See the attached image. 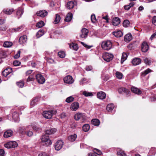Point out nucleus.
Instances as JSON below:
<instances>
[{"mask_svg":"<svg viewBox=\"0 0 156 156\" xmlns=\"http://www.w3.org/2000/svg\"><path fill=\"white\" fill-rule=\"evenodd\" d=\"M38 101V99L37 98H35L31 102V105L33 106L34 105L37 103Z\"/></svg>","mask_w":156,"mask_h":156,"instance_id":"obj_50","label":"nucleus"},{"mask_svg":"<svg viewBox=\"0 0 156 156\" xmlns=\"http://www.w3.org/2000/svg\"><path fill=\"white\" fill-rule=\"evenodd\" d=\"M108 16L106 15L105 16H103L102 17V18L104 19L105 20H106V22L107 23L108 22Z\"/></svg>","mask_w":156,"mask_h":156,"instance_id":"obj_63","label":"nucleus"},{"mask_svg":"<svg viewBox=\"0 0 156 156\" xmlns=\"http://www.w3.org/2000/svg\"><path fill=\"white\" fill-rule=\"evenodd\" d=\"M74 119L76 120L80 119L83 121L86 119V117L84 114L78 112L75 115Z\"/></svg>","mask_w":156,"mask_h":156,"instance_id":"obj_3","label":"nucleus"},{"mask_svg":"<svg viewBox=\"0 0 156 156\" xmlns=\"http://www.w3.org/2000/svg\"><path fill=\"white\" fill-rule=\"evenodd\" d=\"M38 156H49L45 152H42L39 154Z\"/></svg>","mask_w":156,"mask_h":156,"instance_id":"obj_60","label":"nucleus"},{"mask_svg":"<svg viewBox=\"0 0 156 156\" xmlns=\"http://www.w3.org/2000/svg\"><path fill=\"white\" fill-rule=\"evenodd\" d=\"M156 37V30H155L154 33L150 37L151 40H153Z\"/></svg>","mask_w":156,"mask_h":156,"instance_id":"obj_59","label":"nucleus"},{"mask_svg":"<svg viewBox=\"0 0 156 156\" xmlns=\"http://www.w3.org/2000/svg\"><path fill=\"white\" fill-rule=\"evenodd\" d=\"M27 36L24 35L20 37L19 42L20 44H23L27 42Z\"/></svg>","mask_w":156,"mask_h":156,"instance_id":"obj_19","label":"nucleus"},{"mask_svg":"<svg viewBox=\"0 0 156 156\" xmlns=\"http://www.w3.org/2000/svg\"><path fill=\"white\" fill-rule=\"evenodd\" d=\"M20 51H18L17 52V53L14 56V58L15 59L18 58L20 57Z\"/></svg>","mask_w":156,"mask_h":156,"instance_id":"obj_57","label":"nucleus"},{"mask_svg":"<svg viewBox=\"0 0 156 156\" xmlns=\"http://www.w3.org/2000/svg\"><path fill=\"white\" fill-rule=\"evenodd\" d=\"M132 39V35L130 33L127 34L124 37V40L127 42H129Z\"/></svg>","mask_w":156,"mask_h":156,"instance_id":"obj_24","label":"nucleus"},{"mask_svg":"<svg viewBox=\"0 0 156 156\" xmlns=\"http://www.w3.org/2000/svg\"><path fill=\"white\" fill-rule=\"evenodd\" d=\"M23 12V9L22 8H18L16 12V15L17 16L18 18H20Z\"/></svg>","mask_w":156,"mask_h":156,"instance_id":"obj_25","label":"nucleus"},{"mask_svg":"<svg viewBox=\"0 0 156 156\" xmlns=\"http://www.w3.org/2000/svg\"><path fill=\"white\" fill-rule=\"evenodd\" d=\"M48 14V12L45 10H40L37 12V16H39L41 17H44L47 16Z\"/></svg>","mask_w":156,"mask_h":156,"instance_id":"obj_17","label":"nucleus"},{"mask_svg":"<svg viewBox=\"0 0 156 156\" xmlns=\"http://www.w3.org/2000/svg\"><path fill=\"white\" fill-rule=\"evenodd\" d=\"M131 90L133 93L138 94H140L141 93V91L138 88L132 87L131 88Z\"/></svg>","mask_w":156,"mask_h":156,"instance_id":"obj_22","label":"nucleus"},{"mask_svg":"<svg viewBox=\"0 0 156 156\" xmlns=\"http://www.w3.org/2000/svg\"><path fill=\"white\" fill-rule=\"evenodd\" d=\"M12 45V43L10 41H5L3 44V46L5 48H9Z\"/></svg>","mask_w":156,"mask_h":156,"instance_id":"obj_33","label":"nucleus"},{"mask_svg":"<svg viewBox=\"0 0 156 156\" xmlns=\"http://www.w3.org/2000/svg\"><path fill=\"white\" fill-rule=\"evenodd\" d=\"M74 100V98L73 96H70L68 97L66 100V101L68 103H70Z\"/></svg>","mask_w":156,"mask_h":156,"instance_id":"obj_48","label":"nucleus"},{"mask_svg":"<svg viewBox=\"0 0 156 156\" xmlns=\"http://www.w3.org/2000/svg\"><path fill=\"white\" fill-rule=\"evenodd\" d=\"M53 111H45L43 112V115L46 119H50L51 118Z\"/></svg>","mask_w":156,"mask_h":156,"instance_id":"obj_6","label":"nucleus"},{"mask_svg":"<svg viewBox=\"0 0 156 156\" xmlns=\"http://www.w3.org/2000/svg\"><path fill=\"white\" fill-rule=\"evenodd\" d=\"M130 25V22L128 20H124L123 23V26L125 27H127L129 26Z\"/></svg>","mask_w":156,"mask_h":156,"instance_id":"obj_44","label":"nucleus"},{"mask_svg":"<svg viewBox=\"0 0 156 156\" xmlns=\"http://www.w3.org/2000/svg\"><path fill=\"white\" fill-rule=\"evenodd\" d=\"M26 127L24 128L23 130H26ZM30 129H28L26 130L27 131V132H26V133L27 135L29 136H32L33 135V133L32 131H30Z\"/></svg>","mask_w":156,"mask_h":156,"instance_id":"obj_46","label":"nucleus"},{"mask_svg":"<svg viewBox=\"0 0 156 156\" xmlns=\"http://www.w3.org/2000/svg\"><path fill=\"white\" fill-rule=\"evenodd\" d=\"M13 133L12 131L11 130H8L5 131L4 134V136L5 137L8 138L11 136Z\"/></svg>","mask_w":156,"mask_h":156,"instance_id":"obj_23","label":"nucleus"},{"mask_svg":"<svg viewBox=\"0 0 156 156\" xmlns=\"http://www.w3.org/2000/svg\"><path fill=\"white\" fill-rule=\"evenodd\" d=\"M4 146L7 148H15L18 146L17 143L15 141H10L4 144Z\"/></svg>","mask_w":156,"mask_h":156,"instance_id":"obj_4","label":"nucleus"},{"mask_svg":"<svg viewBox=\"0 0 156 156\" xmlns=\"http://www.w3.org/2000/svg\"><path fill=\"white\" fill-rule=\"evenodd\" d=\"M120 23V20L119 18L115 17L114 18L112 21V24L114 26L118 25Z\"/></svg>","mask_w":156,"mask_h":156,"instance_id":"obj_18","label":"nucleus"},{"mask_svg":"<svg viewBox=\"0 0 156 156\" xmlns=\"http://www.w3.org/2000/svg\"><path fill=\"white\" fill-rule=\"evenodd\" d=\"M64 81L65 83L72 84L74 81L72 76L68 75L64 78Z\"/></svg>","mask_w":156,"mask_h":156,"instance_id":"obj_9","label":"nucleus"},{"mask_svg":"<svg viewBox=\"0 0 156 156\" xmlns=\"http://www.w3.org/2000/svg\"><path fill=\"white\" fill-rule=\"evenodd\" d=\"M44 34V31L43 30H40L36 34V36L37 38H39Z\"/></svg>","mask_w":156,"mask_h":156,"instance_id":"obj_40","label":"nucleus"},{"mask_svg":"<svg viewBox=\"0 0 156 156\" xmlns=\"http://www.w3.org/2000/svg\"><path fill=\"white\" fill-rule=\"evenodd\" d=\"M83 94L86 97L92 96L93 94L91 92H89L86 91H84L83 92Z\"/></svg>","mask_w":156,"mask_h":156,"instance_id":"obj_45","label":"nucleus"},{"mask_svg":"<svg viewBox=\"0 0 156 156\" xmlns=\"http://www.w3.org/2000/svg\"><path fill=\"white\" fill-rule=\"evenodd\" d=\"M41 139V142L44 145L48 146L51 144V142L49 139V136L46 134L43 135Z\"/></svg>","mask_w":156,"mask_h":156,"instance_id":"obj_1","label":"nucleus"},{"mask_svg":"<svg viewBox=\"0 0 156 156\" xmlns=\"http://www.w3.org/2000/svg\"><path fill=\"white\" fill-rule=\"evenodd\" d=\"M31 128H32L35 131L39 132H41V128L37 127L35 125H29L27 126L26 127L25 129L26 130L30 129Z\"/></svg>","mask_w":156,"mask_h":156,"instance_id":"obj_11","label":"nucleus"},{"mask_svg":"<svg viewBox=\"0 0 156 156\" xmlns=\"http://www.w3.org/2000/svg\"><path fill=\"white\" fill-rule=\"evenodd\" d=\"M44 25V23L43 21H41L38 22L36 26V27L38 28H41L43 27Z\"/></svg>","mask_w":156,"mask_h":156,"instance_id":"obj_43","label":"nucleus"},{"mask_svg":"<svg viewBox=\"0 0 156 156\" xmlns=\"http://www.w3.org/2000/svg\"><path fill=\"white\" fill-rule=\"evenodd\" d=\"M91 20L93 23H96L97 20L94 14H92L91 16Z\"/></svg>","mask_w":156,"mask_h":156,"instance_id":"obj_49","label":"nucleus"},{"mask_svg":"<svg viewBox=\"0 0 156 156\" xmlns=\"http://www.w3.org/2000/svg\"><path fill=\"white\" fill-rule=\"evenodd\" d=\"M77 137V135L76 134H74L69 136L68 138L69 141L71 142L74 141Z\"/></svg>","mask_w":156,"mask_h":156,"instance_id":"obj_34","label":"nucleus"},{"mask_svg":"<svg viewBox=\"0 0 156 156\" xmlns=\"http://www.w3.org/2000/svg\"><path fill=\"white\" fill-rule=\"evenodd\" d=\"M112 42L110 41H105L103 42L101 44L102 48L105 50H110L112 47Z\"/></svg>","mask_w":156,"mask_h":156,"instance_id":"obj_2","label":"nucleus"},{"mask_svg":"<svg viewBox=\"0 0 156 156\" xmlns=\"http://www.w3.org/2000/svg\"><path fill=\"white\" fill-rule=\"evenodd\" d=\"M91 122L93 125L95 126H98L100 123L99 120L97 119H93L91 121Z\"/></svg>","mask_w":156,"mask_h":156,"instance_id":"obj_37","label":"nucleus"},{"mask_svg":"<svg viewBox=\"0 0 156 156\" xmlns=\"http://www.w3.org/2000/svg\"><path fill=\"white\" fill-rule=\"evenodd\" d=\"M56 129L55 128H52L49 129L45 131L46 134L49 135L54 134L56 132Z\"/></svg>","mask_w":156,"mask_h":156,"instance_id":"obj_26","label":"nucleus"},{"mask_svg":"<svg viewBox=\"0 0 156 156\" xmlns=\"http://www.w3.org/2000/svg\"><path fill=\"white\" fill-rule=\"evenodd\" d=\"M87 79L85 78H83L80 81V85H83L86 83H87Z\"/></svg>","mask_w":156,"mask_h":156,"instance_id":"obj_52","label":"nucleus"},{"mask_svg":"<svg viewBox=\"0 0 156 156\" xmlns=\"http://www.w3.org/2000/svg\"><path fill=\"white\" fill-rule=\"evenodd\" d=\"M90 129V126L88 124H85L83 126V129L84 132L88 131Z\"/></svg>","mask_w":156,"mask_h":156,"instance_id":"obj_38","label":"nucleus"},{"mask_svg":"<svg viewBox=\"0 0 156 156\" xmlns=\"http://www.w3.org/2000/svg\"><path fill=\"white\" fill-rule=\"evenodd\" d=\"M12 117L15 122L17 121L19 119L18 114L16 112H14L12 114Z\"/></svg>","mask_w":156,"mask_h":156,"instance_id":"obj_35","label":"nucleus"},{"mask_svg":"<svg viewBox=\"0 0 156 156\" xmlns=\"http://www.w3.org/2000/svg\"><path fill=\"white\" fill-rule=\"evenodd\" d=\"M17 86L20 88H22L24 86V83L23 81H20L17 82Z\"/></svg>","mask_w":156,"mask_h":156,"instance_id":"obj_51","label":"nucleus"},{"mask_svg":"<svg viewBox=\"0 0 156 156\" xmlns=\"http://www.w3.org/2000/svg\"><path fill=\"white\" fill-rule=\"evenodd\" d=\"M79 107V103L76 102L72 103L70 106V109L72 111H76Z\"/></svg>","mask_w":156,"mask_h":156,"instance_id":"obj_10","label":"nucleus"},{"mask_svg":"<svg viewBox=\"0 0 156 156\" xmlns=\"http://www.w3.org/2000/svg\"><path fill=\"white\" fill-rule=\"evenodd\" d=\"M1 55H2V58H5L7 56L6 52L4 51H1Z\"/></svg>","mask_w":156,"mask_h":156,"instance_id":"obj_53","label":"nucleus"},{"mask_svg":"<svg viewBox=\"0 0 156 156\" xmlns=\"http://www.w3.org/2000/svg\"><path fill=\"white\" fill-rule=\"evenodd\" d=\"M97 96L98 98L101 100H103L105 98L106 94L104 92L101 91L98 93Z\"/></svg>","mask_w":156,"mask_h":156,"instance_id":"obj_21","label":"nucleus"},{"mask_svg":"<svg viewBox=\"0 0 156 156\" xmlns=\"http://www.w3.org/2000/svg\"><path fill=\"white\" fill-rule=\"evenodd\" d=\"M69 47L70 48L75 51L77 50L78 48L77 44L74 43H72L71 44H70Z\"/></svg>","mask_w":156,"mask_h":156,"instance_id":"obj_32","label":"nucleus"},{"mask_svg":"<svg viewBox=\"0 0 156 156\" xmlns=\"http://www.w3.org/2000/svg\"><path fill=\"white\" fill-rule=\"evenodd\" d=\"M144 62L146 64L149 65L151 62V61L148 58H146L144 59Z\"/></svg>","mask_w":156,"mask_h":156,"instance_id":"obj_54","label":"nucleus"},{"mask_svg":"<svg viewBox=\"0 0 156 156\" xmlns=\"http://www.w3.org/2000/svg\"><path fill=\"white\" fill-rule=\"evenodd\" d=\"M93 69V67L91 66H86L85 69L87 71H91Z\"/></svg>","mask_w":156,"mask_h":156,"instance_id":"obj_55","label":"nucleus"},{"mask_svg":"<svg viewBox=\"0 0 156 156\" xmlns=\"http://www.w3.org/2000/svg\"><path fill=\"white\" fill-rule=\"evenodd\" d=\"M113 34L115 37H120L123 35V33L120 30L114 31L113 32Z\"/></svg>","mask_w":156,"mask_h":156,"instance_id":"obj_28","label":"nucleus"},{"mask_svg":"<svg viewBox=\"0 0 156 156\" xmlns=\"http://www.w3.org/2000/svg\"><path fill=\"white\" fill-rule=\"evenodd\" d=\"M94 150L96 151V152H95L96 154H97L98 155H100L101 154L102 152L100 150L97 149H95Z\"/></svg>","mask_w":156,"mask_h":156,"instance_id":"obj_61","label":"nucleus"},{"mask_svg":"<svg viewBox=\"0 0 156 156\" xmlns=\"http://www.w3.org/2000/svg\"><path fill=\"white\" fill-rule=\"evenodd\" d=\"M115 76L118 79H121L123 75L122 73L120 72H116L115 73Z\"/></svg>","mask_w":156,"mask_h":156,"instance_id":"obj_41","label":"nucleus"},{"mask_svg":"<svg viewBox=\"0 0 156 156\" xmlns=\"http://www.w3.org/2000/svg\"><path fill=\"white\" fill-rule=\"evenodd\" d=\"M88 30L86 28H84L81 30V34L80 35V37L82 38H86L88 33Z\"/></svg>","mask_w":156,"mask_h":156,"instance_id":"obj_12","label":"nucleus"},{"mask_svg":"<svg viewBox=\"0 0 156 156\" xmlns=\"http://www.w3.org/2000/svg\"><path fill=\"white\" fill-rule=\"evenodd\" d=\"M127 55L126 53L123 52L122 53V55L121 57V63H122L126 60L127 58Z\"/></svg>","mask_w":156,"mask_h":156,"instance_id":"obj_36","label":"nucleus"},{"mask_svg":"<svg viewBox=\"0 0 156 156\" xmlns=\"http://www.w3.org/2000/svg\"><path fill=\"white\" fill-rule=\"evenodd\" d=\"M88 156H97L95 153H90L88 154Z\"/></svg>","mask_w":156,"mask_h":156,"instance_id":"obj_64","label":"nucleus"},{"mask_svg":"<svg viewBox=\"0 0 156 156\" xmlns=\"http://www.w3.org/2000/svg\"><path fill=\"white\" fill-rule=\"evenodd\" d=\"M61 19V17L60 15L58 14L55 15V20L53 22V23L57 24L59 23Z\"/></svg>","mask_w":156,"mask_h":156,"instance_id":"obj_29","label":"nucleus"},{"mask_svg":"<svg viewBox=\"0 0 156 156\" xmlns=\"http://www.w3.org/2000/svg\"><path fill=\"white\" fill-rule=\"evenodd\" d=\"M114 108V105L112 104H110L107 105L106 109L108 112H111Z\"/></svg>","mask_w":156,"mask_h":156,"instance_id":"obj_31","label":"nucleus"},{"mask_svg":"<svg viewBox=\"0 0 156 156\" xmlns=\"http://www.w3.org/2000/svg\"><path fill=\"white\" fill-rule=\"evenodd\" d=\"M117 156H126V154L124 151L120 150L117 153Z\"/></svg>","mask_w":156,"mask_h":156,"instance_id":"obj_39","label":"nucleus"},{"mask_svg":"<svg viewBox=\"0 0 156 156\" xmlns=\"http://www.w3.org/2000/svg\"><path fill=\"white\" fill-rule=\"evenodd\" d=\"M118 91L119 92L120 94L124 93L126 94H128L130 93L129 90L124 87H121L119 88L118 89Z\"/></svg>","mask_w":156,"mask_h":156,"instance_id":"obj_20","label":"nucleus"},{"mask_svg":"<svg viewBox=\"0 0 156 156\" xmlns=\"http://www.w3.org/2000/svg\"><path fill=\"white\" fill-rule=\"evenodd\" d=\"M113 57L112 54L108 53H105L103 55V59L107 62H109L112 60Z\"/></svg>","mask_w":156,"mask_h":156,"instance_id":"obj_5","label":"nucleus"},{"mask_svg":"<svg viewBox=\"0 0 156 156\" xmlns=\"http://www.w3.org/2000/svg\"><path fill=\"white\" fill-rule=\"evenodd\" d=\"M149 49V46L146 42H144L141 45V50L143 52H146Z\"/></svg>","mask_w":156,"mask_h":156,"instance_id":"obj_13","label":"nucleus"},{"mask_svg":"<svg viewBox=\"0 0 156 156\" xmlns=\"http://www.w3.org/2000/svg\"><path fill=\"white\" fill-rule=\"evenodd\" d=\"M76 3L73 1L68 2L66 5V7L68 9H70L73 8Z\"/></svg>","mask_w":156,"mask_h":156,"instance_id":"obj_15","label":"nucleus"},{"mask_svg":"<svg viewBox=\"0 0 156 156\" xmlns=\"http://www.w3.org/2000/svg\"><path fill=\"white\" fill-rule=\"evenodd\" d=\"M20 62L16 60L13 62V65L15 66H18L20 65Z\"/></svg>","mask_w":156,"mask_h":156,"instance_id":"obj_56","label":"nucleus"},{"mask_svg":"<svg viewBox=\"0 0 156 156\" xmlns=\"http://www.w3.org/2000/svg\"><path fill=\"white\" fill-rule=\"evenodd\" d=\"M72 13L70 12L68 13L67 14L65 20V21L67 22H69L72 19Z\"/></svg>","mask_w":156,"mask_h":156,"instance_id":"obj_30","label":"nucleus"},{"mask_svg":"<svg viewBox=\"0 0 156 156\" xmlns=\"http://www.w3.org/2000/svg\"><path fill=\"white\" fill-rule=\"evenodd\" d=\"M36 77L37 81L40 84H42L44 83L45 81V79L41 74H37L36 76Z\"/></svg>","mask_w":156,"mask_h":156,"instance_id":"obj_7","label":"nucleus"},{"mask_svg":"<svg viewBox=\"0 0 156 156\" xmlns=\"http://www.w3.org/2000/svg\"><path fill=\"white\" fill-rule=\"evenodd\" d=\"M152 23L154 25L156 26V16H154L152 19Z\"/></svg>","mask_w":156,"mask_h":156,"instance_id":"obj_58","label":"nucleus"},{"mask_svg":"<svg viewBox=\"0 0 156 156\" xmlns=\"http://www.w3.org/2000/svg\"><path fill=\"white\" fill-rule=\"evenodd\" d=\"M14 9L12 8H7L4 9L2 11V12L8 15L11 14L14 12Z\"/></svg>","mask_w":156,"mask_h":156,"instance_id":"obj_14","label":"nucleus"},{"mask_svg":"<svg viewBox=\"0 0 156 156\" xmlns=\"http://www.w3.org/2000/svg\"><path fill=\"white\" fill-rule=\"evenodd\" d=\"M141 62L140 59L139 58L133 59L132 61V63L134 66L137 65Z\"/></svg>","mask_w":156,"mask_h":156,"instance_id":"obj_27","label":"nucleus"},{"mask_svg":"<svg viewBox=\"0 0 156 156\" xmlns=\"http://www.w3.org/2000/svg\"><path fill=\"white\" fill-rule=\"evenodd\" d=\"M12 71L11 68H8L5 69L2 72V75L4 76H7Z\"/></svg>","mask_w":156,"mask_h":156,"instance_id":"obj_16","label":"nucleus"},{"mask_svg":"<svg viewBox=\"0 0 156 156\" xmlns=\"http://www.w3.org/2000/svg\"><path fill=\"white\" fill-rule=\"evenodd\" d=\"M34 80V79L32 78V77L30 76H29V77L27 79V81L29 82L30 81H32Z\"/></svg>","mask_w":156,"mask_h":156,"instance_id":"obj_62","label":"nucleus"},{"mask_svg":"<svg viewBox=\"0 0 156 156\" xmlns=\"http://www.w3.org/2000/svg\"><path fill=\"white\" fill-rule=\"evenodd\" d=\"M152 72V71L149 69H148L144 71L141 74L143 76H145V75L148 74V73Z\"/></svg>","mask_w":156,"mask_h":156,"instance_id":"obj_42","label":"nucleus"},{"mask_svg":"<svg viewBox=\"0 0 156 156\" xmlns=\"http://www.w3.org/2000/svg\"><path fill=\"white\" fill-rule=\"evenodd\" d=\"M58 55L59 57L64 58L65 56V53L63 51H60L58 53Z\"/></svg>","mask_w":156,"mask_h":156,"instance_id":"obj_47","label":"nucleus"},{"mask_svg":"<svg viewBox=\"0 0 156 156\" xmlns=\"http://www.w3.org/2000/svg\"><path fill=\"white\" fill-rule=\"evenodd\" d=\"M63 142L61 140L57 141L55 144V150L57 151L60 150L63 146Z\"/></svg>","mask_w":156,"mask_h":156,"instance_id":"obj_8","label":"nucleus"}]
</instances>
